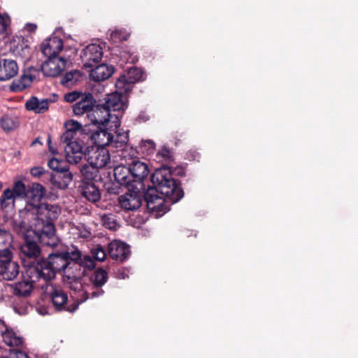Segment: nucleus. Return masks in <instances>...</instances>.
<instances>
[{
    "instance_id": "obj_3",
    "label": "nucleus",
    "mask_w": 358,
    "mask_h": 358,
    "mask_svg": "<svg viewBox=\"0 0 358 358\" xmlns=\"http://www.w3.org/2000/svg\"><path fill=\"white\" fill-rule=\"evenodd\" d=\"M60 208L55 204L42 203L39 205L28 203L24 214L34 218V233L42 245L57 247L59 239L56 235L54 222L60 214Z\"/></svg>"
},
{
    "instance_id": "obj_51",
    "label": "nucleus",
    "mask_w": 358,
    "mask_h": 358,
    "mask_svg": "<svg viewBox=\"0 0 358 358\" xmlns=\"http://www.w3.org/2000/svg\"><path fill=\"white\" fill-rule=\"evenodd\" d=\"M45 172V170L41 166H35L30 170V173L34 177H40Z\"/></svg>"
},
{
    "instance_id": "obj_53",
    "label": "nucleus",
    "mask_w": 358,
    "mask_h": 358,
    "mask_svg": "<svg viewBox=\"0 0 358 358\" xmlns=\"http://www.w3.org/2000/svg\"><path fill=\"white\" fill-rule=\"evenodd\" d=\"M107 190L108 192V193L110 194H118L119 193V187H107Z\"/></svg>"
},
{
    "instance_id": "obj_23",
    "label": "nucleus",
    "mask_w": 358,
    "mask_h": 358,
    "mask_svg": "<svg viewBox=\"0 0 358 358\" xmlns=\"http://www.w3.org/2000/svg\"><path fill=\"white\" fill-rule=\"evenodd\" d=\"M108 254L116 261L122 262L130 255V247L125 243L115 240L108 245Z\"/></svg>"
},
{
    "instance_id": "obj_35",
    "label": "nucleus",
    "mask_w": 358,
    "mask_h": 358,
    "mask_svg": "<svg viewBox=\"0 0 358 358\" xmlns=\"http://www.w3.org/2000/svg\"><path fill=\"white\" fill-rule=\"evenodd\" d=\"M12 242L11 234L8 231L0 229V255L12 252L10 249Z\"/></svg>"
},
{
    "instance_id": "obj_43",
    "label": "nucleus",
    "mask_w": 358,
    "mask_h": 358,
    "mask_svg": "<svg viewBox=\"0 0 358 358\" xmlns=\"http://www.w3.org/2000/svg\"><path fill=\"white\" fill-rule=\"evenodd\" d=\"M48 166L52 170L59 173L60 171H66L69 165L66 162L53 157L49 160Z\"/></svg>"
},
{
    "instance_id": "obj_9",
    "label": "nucleus",
    "mask_w": 358,
    "mask_h": 358,
    "mask_svg": "<svg viewBox=\"0 0 358 358\" xmlns=\"http://www.w3.org/2000/svg\"><path fill=\"white\" fill-rule=\"evenodd\" d=\"M27 189L25 185L20 180L15 182L13 189H5L0 198V205L3 210L8 212L14 208L15 196L26 197Z\"/></svg>"
},
{
    "instance_id": "obj_4",
    "label": "nucleus",
    "mask_w": 358,
    "mask_h": 358,
    "mask_svg": "<svg viewBox=\"0 0 358 358\" xmlns=\"http://www.w3.org/2000/svg\"><path fill=\"white\" fill-rule=\"evenodd\" d=\"M26 275L28 278L27 280L19 281L14 284H5L3 282V285H2L6 292H9L17 297L13 302V308L16 313L20 315H25L28 312L30 306L25 297L30 295L33 289V283L37 282L32 281L27 274Z\"/></svg>"
},
{
    "instance_id": "obj_54",
    "label": "nucleus",
    "mask_w": 358,
    "mask_h": 358,
    "mask_svg": "<svg viewBox=\"0 0 358 358\" xmlns=\"http://www.w3.org/2000/svg\"><path fill=\"white\" fill-rule=\"evenodd\" d=\"M48 146H49V149L52 152H55V150L52 148L51 146V138H50V136L49 135L48 136Z\"/></svg>"
},
{
    "instance_id": "obj_20",
    "label": "nucleus",
    "mask_w": 358,
    "mask_h": 358,
    "mask_svg": "<svg viewBox=\"0 0 358 358\" xmlns=\"http://www.w3.org/2000/svg\"><path fill=\"white\" fill-rule=\"evenodd\" d=\"M66 61L61 57L47 58L41 66L43 74L48 77H56L64 70Z\"/></svg>"
},
{
    "instance_id": "obj_15",
    "label": "nucleus",
    "mask_w": 358,
    "mask_h": 358,
    "mask_svg": "<svg viewBox=\"0 0 358 358\" xmlns=\"http://www.w3.org/2000/svg\"><path fill=\"white\" fill-rule=\"evenodd\" d=\"M24 211L25 208L20 210L19 217L14 218L11 222L13 231L17 235L23 236L24 238L26 236L35 235L34 229H31L34 227V218L33 217H27L25 214L23 213Z\"/></svg>"
},
{
    "instance_id": "obj_28",
    "label": "nucleus",
    "mask_w": 358,
    "mask_h": 358,
    "mask_svg": "<svg viewBox=\"0 0 358 358\" xmlns=\"http://www.w3.org/2000/svg\"><path fill=\"white\" fill-rule=\"evenodd\" d=\"M81 195L87 201L95 203L101 199V192L96 185L92 182L83 181L80 185Z\"/></svg>"
},
{
    "instance_id": "obj_52",
    "label": "nucleus",
    "mask_w": 358,
    "mask_h": 358,
    "mask_svg": "<svg viewBox=\"0 0 358 358\" xmlns=\"http://www.w3.org/2000/svg\"><path fill=\"white\" fill-rule=\"evenodd\" d=\"M37 28V26L36 24L33 23H27L24 27V29L29 33L34 32Z\"/></svg>"
},
{
    "instance_id": "obj_12",
    "label": "nucleus",
    "mask_w": 358,
    "mask_h": 358,
    "mask_svg": "<svg viewBox=\"0 0 358 358\" xmlns=\"http://www.w3.org/2000/svg\"><path fill=\"white\" fill-rule=\"evenodd\" d=\"M143 79V73L141 69L136 67L131 68L126 74L117 79L115 86L121 92H131L134 85Z\"/></svg>"
},
{
    "instance_id": "obj_46",
    "label": "nucleus",
    "mask_w": 358,
    "mask_h": 358,
    "mask_svg": "<svg viewBox=\"0 0 358 358\" xmlns=\"http://www.w3.org/2000/svg\"><path fill=\"white\" fill-rule=\"evenodd\" d=\"M128 38V35L122 30H115L111 32L110 39L115 43L126 41Z\"/></svg>"
},
{
    "instance_id": "obj_7",
    "label": "nucleus",
    "mask_w": 358,
    "mask_h": 358,
    "mask_svg": "<svg viewBox=\"0 0 358 358\" xmlns=\"http://www.w3.org/2000/svg\"><path fill=\"white\" fill-rule=\"evenodd\" d=\"M82 132L85 134V139L90 141L94 145L92 147H110L113 134L106 129L100 127H92V126L84 125Z\"/></svg>"
},
{
    "instance_id": "obj_29",
    "label": "nucleus",
    "mask_w": 358,
    "mask_h": 358,
    "mask_svg": "<svg viewBox=\"0 0 358 358\" xmlns=\"http://www.w3.org/2000/svg\"><path fill=\"white\" fill-rule=\"evenodd\" d=\"M114 73V67L111 65L101 64L91 70L90 78L96 82L103 81L109 78Z\"/></svg>"
},
{
    "instance_id": "obj_1",
    "label": "nucleus",
    "mask_w": 358,
    "mask_h": 358,
    "mask_svg": "<svg viewBox=\"0 0 358 358\" xmlns=\"http://www.w3.org/2000/svg\"><path fill=\"white\" fill-rule=\"evenodd\" d=\"M84 264L89 270L95 268L96 264L90 255H83L78 248L71 252L61 253H52L47 258L38 259V262L29 267L26 274L32 281L45 282L50 281L55 278L56 273L62 271L64 275L66 272L76 270L79 264Z\"/></svg>"
},
{
    "instance_id": "obj_11",
    "label": "nucleus",
    "mask_w": 358,
    "mask_h": 358,
    "mask_svg": "<svg viewBox=\"0 0 358 358\" xmlns=\"http://www.w3.org/2000/svg\"><path fill=\"white\" fill-rule=\"evenodd\" d=\"M85 159L89 164L101 169L110 162V155L106 148L87 146Z\"/></svg>"
},
{
    "instance_id": "obj_40",
    "label": "nucleus",
    "mask_w": 358,
    "mask_h": 358,
    "mask_svg": "<svg viewBox=\"0 0 358 358\" xmlns=\"http://www.w3.org/2000/svg\"><path fill=\"white\" fill-rule=\"evenodd\" d=\"M81 74L80 71L75 70L67 72L61 79V84L66 87H72L80 80Z\"/></svg>"
},
{
    "instance_id": "obj_27",
    "label": "nucleus",
    "mask_w": 358,
    "mask_h": 358,
    "mask_svg": "<svg viewBox=\"0 0 358 358\" xmlns=\"http://www.w3.org/2000/svg\"><path fill=\"white\" fill-rule=\"evenodd\" d=\"M18 72L17 62L11 59H0V80H8L15 77Z\"/></svg>"
},
{
    "instance_id": "obj_25",
    "label": "nucleus",
    "mask_w": 358,
    "mask_h": 358,
    "mask_svg": "<svg viewBox=\"0 0 358 358\" xmlns=\"http://www.w3.org/2000/svg\"><path fill=\"white\" fill-rule=\"evenodd\" d=\"M62 48L63 41L57 36L45 39L41 45V52L47 58L59 57L58 54Z\"/></svg>"
},
{
    "instance_id": "obj_37",
    "label": "nucleus",
    "mask_w": 358,
    "mask_h": 358,
    "mask_svg": "<svg viewBox=\"0 0 358 358\" xmlns=\"http://www.w3.org/2000/svg\"><path fill=\"white\" fill-rule=\"evenodd\" d=\"M129 141V133L127 131L121 132L118 130L116 132L115 136L113 135V140L111 141L110 147L116 149H123Z\"/></svg>"
},
{
    "instance_id": "obj_56",
    "label": "nucleus",
    "mask_w": 358,
    "mask_h": 358,
    "mask_svg": "<svg viewBox=\"0 0 358 358\" xmlns=\"http://www.w3.org/2000/svg\"><path fill=\"white\" fill-rule=\"evenodd\" d=\"M117 276H118V278H123V279H124V278L128 277V275L124 274L123 272L122 273H117Z\"/></svg>"
},
{
    "instance_id": "obj_16",
    "label": "nucleus",
    "mask_w": 358,
    "mask_h": 358,
    "mask_svg": "<svg viewBox=\"0 0 358 358\" xmlns=\"http://www.w3.org/2000/svg\"><path fill=\"white\" fill-rule=\"evenodd\" d=\"M103 57V49L100 45L92 43L82 50L81 60L85 69L92 68L98 64Z\"/></svg>"
},
{
    "instance_id": "obj_39",
    "label": "nucleus",
    "mask_w": 358,
    "mask_h": 358,
    "mask_svg": "<svg viewBox=\"0 0 358 358\" xmlns=\"http://www.w3.org/2000/svg\"><path fill=\"white\" fill-rule=\"evenodd\" d=\"M99 168L89 164L81 166L80 171L85 182H92L98 175Z\"/></svg>"
},
{
    "instance_id": "obj_42",
    "label": "nucleus",
    "mask_w": 358,
    "mask_h": 358,
    "mask_svg": "<svg viewBox=\"0 0 358 358\" xmlns=\"http://www.w3.org/2000/svg\"><path fill=\"white\" fill-rule=\"evenodd\" d=\"M139 152L145 155L152 154L155 150V143L151 140H142L138 146Z\"/></svg>"
},
{
    "instance_id": "obj_19",
    "label": "nucleus",
    "mask_w": 358,
    "mask_h": 358,
    "mask_svg": "<svg viewBox=\"0 0 358 358\" xmlns=\"http://www.w3.org/2000/svg\"><path fill=\"white\" fill-rule=\"evenodd\" d=\"M113 118V115L109 112L105 106L101 104L94 105V108L91 114L89 115V120L90 124H85V125L92 126V127H100V125L107 124Z\"/></svg>"
},
{
    "instance_id": "obj_59",
    "label": "nucleus",
    "mask_w": 358,
    "mask_h": 358,
    "mask_svg": "<svg viewBox=\"0 0 358 358\" xmlns=\"http://www.w3.org/2000/svg\"><path fill=\"white\" fill-rule=\"evenodd\" d=\"M0 358H4V357H0Z\"/></svg>"
},
{
    "instance_id": "obj_24",
    "label": "nucleus",
    "mask_w": 358,
    "mask_h": 358,
    "mask_svg": "<svg viewBox=\"0 0 358 358\" xmlns=\"http://www.w3.org/2000/svg\"><path fill=\"white\" fill-rule=\"evenodd\" d=\"M113 175L115 180L122 186H126L129 190L131 189H139L138 187L134 184L131 169L123 165H119L114 168Z\"/></svg>"
},
{
    "instance_id": "obj_30",
    "label": "nucleus",
    "mask_w": 358,
    "mask_h": 358,
    "mask_svg": "<svg viewBox=\"0 0 358 358\" xmlns=\"http://www.w3.org/2000/svg\"><path fill=\"white\" fill-rule=\"evenodd\" d=\"M52 101L49 99H39L36 96H32L25 103L27 110L34 111L35 113H44L48 110L49 104Z\"/></svg>"
},
{
    "instance_id": "obj_57",
    "label": "nucleus",
    "mask_w": 358,
    "mask_h": 358,
    "mask_svg": "<svg viewBox=\"0 0 358 358\" xmlns=\"http://www.w3.org/2000/svg\"><path fill=\"white\" fill-rule=\"evenodd\" d=\"M22 51L24 52L29 53V47L26 45L25 47L22 48Z\"/></svg>"
},
{
    "instance_id": "obj_58",
    "label": "nucleus",
    "mask_w": 358,
    "mask_h": 358,
    "mask_svg": "<svg viewBox=\"0 0 358 358\" xmlns=\"http://www.w3.org/2000/svg\"><path fill=\"white\" fill-rule=\"evenodd\" d=\"M2 285H3V282H0V287H2Z\"/></svg>"
},
{
    "instance_id": "obj_17",
    "label": "nucleus",
    "mask_w": 358,
    "mask_h": 358,
    "mask_svg": "<svg viewBox=\"0 0 358 358\" xmlns=\"http://www.w3.org/2000/svg\"><path fill=\"white\" fill-rule=\"evenodd\" d=\"M129 92H121L115 87L114 93L107 95L105 101L103 103L109 112L120 111L127 109V93Z\"/></svg>"
},
{
    "instance_id": "obj_2",
    "label": "nucleus",
    "mask_w": 358,
    "mask_h": 358,
    "mask_svg": "<svg viewBox=\"0 0 358 358\" xmlns=\"http://www.w3.org/2000/svg\"><path fill=\"white\" fill-rule=\"evenodd\" d=\"M154 187H149L143 197L148 210L156 213V217L162 216L169 210L165 203H175L184 196L180 184L171 178V173L166 167L155 170L151 177Z\"/></svg>"
},
{
    "instance_id": "obj_22",
    "label": "nucleus",
    "mask_w": 358,
    "mask_h": 358,
    "mask_svg": "<svg viewBox=\"0 0 358 358\" xmlns=\"http://www.w3.org/2000/svg\"><path fill=\"white\" fill-rule=\"evenodd\" d=\"M129 168L134 184H136L139 189H143V181L147 178L150 173L148 164L139 160H134Z\"/></svg>"
},
{
    "instance_id": "obj_49",
    "label": "nucleus",
    "mask_w": 358,
    "mask_h": 358,
    "mask_svg": "<svg viewBox=\"0 0 358 358\" xmlns=\"http://www.w3.org/2000/svg\"><path fill=\"white\" fill-rule=\"evenodd\" d=\"M4 358H29L28 355L22 350H11L8 357Z\"/></svg>"
},
{
    "instance_id": "obj_6",
    "label": "nucleus",
    "mask_w": 358,
    "mask_h": 358,
    "mask_svg": "<svg viewBox=\"0 0 358 358\" xmlns=\"http://www.w3.org/2000/svg\"><path fill=\"white\" fill-rule=\"evenodd\" d=\"M24 240V243L20 246V257L23 265L26 268V272L29 266L38 262V260L36 259L41 255V248L37 244V241H40L36 235L34 236H26Z\"/></svg>"
},
{
    "instance_id": "obj_36",
    "label": "nucleus",
    "mask_w": 358,
    "mask_h": 358,
    "mask_svg": "<svg viewBox=\"0 0 358 358\" xmlns=\"http://www.w3.org/2000/svg\"><path fill=\"white\" fill-rule=\"evenodd\" d=\"M108 273L106 270L99 268L94 271V273L88 278L91 282L102 288L108 280Z\"/></svg>"
},
{
    "instance_id": "obj_5",
    "label": "nucleus",
    "mask_w": 358,
    "mask_h": 358,
    "mask_svg": "<svg viewBox=\"0 0 358 358\" xmlns=\"http://www.w3.org/2000/svg\"><path fill=\"white\" fill-rule=\"evenodd\" d=\"M45 292L58 311L74 313L78 308L79 303H76V300L72 303H68L67 294L59 286L50 284L46 287Z\"/></svg>"
},
{
    "instance_id": "obj_44",
    "label": "nucleus",
    "mask_w": 358,
    "mask_h": 358,
    "mask_svg": "<svg viewBox=\"0 0 358 358\" xmlns=\"http://www.w3.org/2000/svg\"><path fill=\"white\" fill-rule=\"evenodd\" d=\"M92 256H90L91 259L94 261L103 262L106 257V250L101 245H96L94 248L91 250ZM95 263V262H94Z\"/></svg>"
},
{
    "instance_id": "obj_18",
    "label": "nucleus",
    "mask_w": 358,
    "mask_h": 358,
    "mask_svg": "<svg viewBox=\"0 0 358 358\" xmlns=\"http://www.w3.org/2000/svg\"><path fill=\"white\" fill-rule=\"evenodd\" d=\"M40 74L37 68L30 66L25 69L17 80H14L10 85V90L13 92H21L29 87L36 80Z\"/></svg>"
},
{
    "instance_id": "obj_31",
    "label": "nucleus",
    "mask_w": 358,
    "mask_h": 358,
    "mask_svg": "<svg viewBox=\"0 0 358 358\" xmlns=\"http://www.w3.org/2000/svg\"><path fill=\"white\" fill-rule=\"evenodd\" d=\"M66 130L61 136V141H68L75 137H77L78 132L85 139V134L82 132V129L84 126L82 124L75 120H70L66 124Z\"/></svg>"
},
{
    "instance_id": "obj_33",
    "label": "nucleus",
    "mask_w": 358,
    "mask_h": 358,
    "mask_svg": "<svg viewBox=\"0 0 358 358\" xmlns=\"http://www.w3.org/2000/svg\"><path fill=\"white\" fill-rule=\"evenodd\" d=\"M45 194V188L39 183H32L27 188L26 197L31 201H40Z\"/></svg>"
},
{
    "instance_id": "obj_13",
    "label": "nucleus",
    "mask_w": 358,
    "mask_h": 358,
    "mask_svg": "<svg viewBox=\"0 0 358 358\" xmlns=\"http://www.w3.org/2000/svg\"><path fill=\"white\" fill-rule=\"evenodd\" d=\"M13 257V252L0 255V276L3 280H12L19 274V264Z\"/></svg>"
},
{
    "instance_id": "obj_8",
    "label": "nucleus",
    "mask_w": 358,
    "mask_h": 358,
    "mask_svg": "<svg viewBox=\"0 0 358 358\" xmlns=\"http://www.w3.org/2000/svg\"><path fill=\"white\" fill-rule=\"evenodd\" d=\"M64 146L66 161L69 164L79 163L83 157H85V144L79 137H75L68 141H61Z\"/></svg>"
},
{
    "instance_id": "obj_41",
    "label": "nucleus",
    "mask_w": 358,
    "mask_h": 358,
    "mask_svg": "<svg viewBox=\"0 0 358 358\" xmlns=\"http://www.w3.org/2000/svg\"><path fill=\"white\" fill-rule=\"evenodd\" d=\"M101 220L104 227L110 230H116L119 227L116 216L112 213L104 214L101 217Z\"/></svg>"
},
{
    "instance_id": "obj_21",
    "label": "nucleus",
    "mask_w": 358,
    "mask_h": 358,
    "mask_svg": "<svg viewBox=\"0 0 358 358\" xmlns=\"http://www.w3.org/2000/svg\"><path fill=\"white\" fill-rule=\"evenodd\" d=\"M96 103L91 93L84 94L82 98L72 106L73 113L76 116H82L85 114L89 118L94 105Z\"/></svg>"
},
{
    "instance_id": "obj_38",
    "label": "nucleus",
    "mask_w": 358,
    "mask_h": 358,
    "mask_svg": "<svg viewBox=\"0 0 358 358\" xmlns=\"http://www.w3.org/2000/svg\"><path fill=\"white\" fill-rule=\"evenodd\" d=\"M18 125L19 120L17 117L5 115L0 119V126L4 131L8 132L12 131L17 128Z\"/></svg>"
},
{
    "instance_id": "obj_50",
    "label": "nucleus",
    "mask_w": 358,
    "mask_h": 358,
    "mask_svg": "<svg viewBox=\"0 0 358 358\" xmlns=\"http://www.w3.org/2000/svg\"><path fill=\"white\" fill-rule=\"evenodd\" d=\"M162 167H166V168L169 169V170L171 173V178L173 180H175V179L173 178V175L178 176H184L185 175V169L182 167H177L174 170H171L169 166H162Z\"/></svg>"
},
{
    "instance_id": "obj_34",
    "label": "nucleus",
    "mask_w": 358,
    "mask_h": 358,
    "mask_svg": "<svg viewBox=\"0 0 358 358\" xmlns=\"http://www.w3.org/2000/svg\"><path fill=\"white\" fill-rule=\"evenodd\" d=\"M69 166L66 169V171H60L59 176H54L51 177L52 182L57 184V187L61 189L67 188L70 182L73 180V175L69 171Z\"/></svg>"
},
{
    "instance_id": "obj_10",
    "label": "nucleus",
    "mask_w": 358,
    "mask_h": 358,
    "mask_svg": "<svg viewBox=\"0 0 358 358\" xmlns=\"http://www.w3.org/2000/svg\"><path fill=\"white\" fill-rule=\"evenodd\" d=\"M87 268L84 264H79L76 267V270L69 271L66 272V275H63V282L66 287L74 294H81L83 289V285L85 279L82 276L85 274V269Z\"/></svg>"
},
{
    "instance_id": "obj_48",
    "label": "nucleus",
    "mask_w": 358,
    "mask_h": 358,
    "mask_svg": "<svg viewBox=\"0 0 358 358\" xmlns=\"http://www.w3.org/2000/svg\"><path fill=\"white\" fill-rule=\"evenodd\" d=\"M158 155L168 161H172L173 159V152L165 146L159 150Z\"/></svg>"
},
{
    "instance_id": "obj_32",
    "label": "nucleus",
    "mask_w": 358,
    "mask_h": 358,
    "mask_svg": "<svg viewBox=\"0 0 358 358\" xmlns=\"http://www.w3.org/2000/svg\"><path fill=\"white\" fill-rule=\"evenodd\" d=\"M3 341L10 347H22L24 343L23 338L17 336L12 329L6 327L4 331H1Z\"/></svg>"
},
{
    "instance_id": "obj_26",
    "label": "nucleus",
    "mask_w": 358,
    "mask_h": 358,
    "mask_svg": "<svg viewBox=\"0 0 358 358\" xmlns=\"http://www.w3.org/2000/svg\"><path fill=\"white\" fill-rule=\"evenodd\" d=\"M103 294L104 291L102 288L91 282L88 279H85L82 292L76 299V303H79L80 305L89 299L98 298Z\"/></svg>"
},
{
    "instance_id": "obj_14",
    "label": "nucleus",
    "mask_w": 358,
    "mask_h": 358,
    "mask_svg": "<svg viewBox=\"0 0 358 358\" xmlns=\"http://www.w3.org/2000/svg\"><path fill=\"white\" fill-rule=\"evenodd\" d=\"M142 189H131L127 192L118 197L120 206L125 211H135L138 209L142 204Z\"/></svg>"
},
{
    "instance_id": "obj_47",
    "label": "nucleus",
    "mask_w": 358,
    "mask_h": 358,
    "mask_svg": "<svg viewBox=\"0 0 358 358\" xmlns=\"http://www.w3.org/2000/svg\"><path fill=\"white\" fill-rule=\"evenodd\" d=\"M84 94L80 93L77 91H73L69 92L64 95V100L69 103H73L74 101H79L82 98Z\"/></svg>"
},
{
    "instance_id": "obj_55",
    "label": "nucleus",
    "mask_w": 358,
    "mask_h": 358,
    "mask_svg": "<svg viewBox=\"0 0 358 358\" xmlns=\"http://www.w3.org/2000/svg\"><path fill=\"white\" fill-rule=\"evenodd\" d=\"M36 143L42 145V142L41 141V138L39 137L36 138L31 143V145H35Z\"/></svg>"
},
{
    "instance_id": "obj_45",
    "label": "nucleus",
    "mask_w": 358,
    "mask_h": 358,
    "mask_svg": "<svg viewBox=\"0 0 358 358\" xmlns=\"http://www.w3.org/2000/svg\"><path fill=\"white\" fill-rule=\"evenodd\" d=\"M10 24V19L7 13H0V34L6 32Z\"/></svg>"
}]
</instances>
